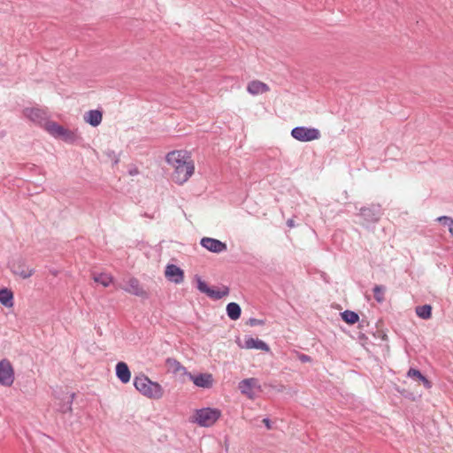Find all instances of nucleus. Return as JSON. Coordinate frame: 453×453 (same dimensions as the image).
I'll use <instances>...</instances> for the list:
<instances>
[{
    "label": "nucleus",
    "instance_id": "obj_17",
    "mask_svg": "<svg viewBox=\"0 0 453 453\" xmlns=\"http://www.w3.org/2000/svg\"><path fill=\"white\" fill-rule=\"evenodd\" d=\"M24 115L35 123H41L46 119L45 112L38 108H27L24 110Z\"/></svg>",
    "mask_w": 453,
    "mask_h": 453
},
{
    "label": "nucleus",
    "instance_id": "obj_1",
    "mask_svg": "<svg viewBox=\"0 0 453 453\" xmlns=\"http://www.w3.org/2000/svg\"><path fill=\"white\" fill-rule=\"evenodd\" d=\"M134 386L142 395L150 399H160L164 395L162 386L151 381L144 374L134 377Z\"/></svg>",
    "mask_w": 453,
    "mask_h": 453
},
{
    "label": "nucleus",
    "instance_id": "obj_19",
    "mask_svg": "<svg viewBox=\"0 0 453 453\" xmlns=\"http://www.w3.org/2000/svg\"><path fill=\"white\" fill-rule=\"evenodd\" d=\"M103 119V113L99 110H90L86 112L84 120L92 127H97L101 124Z\"/></svg>",
    "mask_w": 453,
    "mask_h": 453
},
{
    "label": "nucleus",
    "instance_id": "obj_10",
    "mask_svg": "<svg viewBox=\"0 0 453 453\" xmlns=\"http://www.w3.org/2000/svg\"><path fill=\"white\" fill-rule=\"evenodd\" d=\"M11 270L14 274L20 276L22 279H27L31 277L35 272V270L29 268L27 265L25 260L21 258L17 259L12 263Z\"/></svg>",
    "mask_w": 453,
    "mask_h": 453
},
{
    "label": "nucleus",
    "instance_id": "obj_2",
    "mask_svg": "<svg viewBox=\"0 0 453 453\" xmlns=\"http://www.w3.org/2000/svg\"><path fill=\"white\" fill-rule=\"evenodd\" d=\"M220 416L221 411L219 409L202 408L196 411L191 421L200 426L209 427L214 425Z\"/></svg>",
    "mask_w": 453,
    "mask_h": 453
},
{
    "label": "nucleus",
    "instance_id": "obj_3",
    "mask_svg": "<svg viewBox=\"0 0 453 453\" xmlns=\"http://www.w3.org/2000/svg\"><path fill=\"white\" fill-rule=\"evenodd\" d=\"M294 139L300 142H311L320 137V132L314 127H296L291 130Z\"/></svg>",
    "mask_w": 453,
    "mask_h": 453
},
{
    "label": "nucleus",
    "instance_id": "obj_30",
    "mask_svg": "<svg viewBox=\"0 0 453 453\" xmlns=\"http://www.w3.org/2000/svg\"><path fill=\"white\" fill-rule=\"evenodd\" d=\"M166 364H167V365H168L171 369H173V371L174 372H179V371H180V370H184V369H185V368L181 365V364H180L179 361H177L176 359H174V358H170V357H169V358H167V359H166Z\"/></svg>",
    "mask_w": 453,
    "mask_h": 453
},
{
    "label": "nucleus",
    "instance_id": "obj_37",
    "mask_svg": "<svg viewBox=\"0 0 453 453\" xmlns=\"http://www.w3.org/2000/svg\"><path fill=\"white\" fill-rule=\"evenodd\" d=\"M137 173H138V171L136 169L134 171H130L131 175L136 174Z\"/></svg>",
    "mask_w": 453,
    "mask_h": 453
},
{
    "label": "nucleus",
    "instance_id": "obj_12",
    "mask_svg": "<svg viewBox=\"0 0 453 453\" xmlns=\"http://www.w3.org/2000/svg\"><path fill=\"white\" fill-rule=\"evenodd\" d=\"M165 278L175 284H180L184 280V272L179 266L173 264L167 265L165 271Z\"/></svg>",
    "mask_w": 453,
    "mask_h": 453
},
{
    "label": "nucleus",
    "instance_id": "obj_22",
    "mask_svg": "<svg viewBox=\"0 0 453 453\" xmlns=\"http://www.w3.org/2000/svg\"><path fill=\"white\" fill-rule=\"evenodd\" d=\"M0 303L6 308L13 306V293L11 289L6 288L0 289Z\"/></svg>",
    "mask_w": 453,
    "mask_h": 453
},
{
    "label": "nucleus",
    "instance_id": "obj_26",
    "mask_svg": "<svg viewBox=\"0 0 453 453\" xmlns=\"http://www.w3.org/2000/svg\"><path fill=\"white\" fill-rule=\"evenodd\" d=\"M46 129L50 134L56 137H59L61 132H63L64 127L58 125L57 122L49 121L46 123Z\"/></svg>",
    "mask_w": 453,
    "mask_h": 453
},
{
    "label": "nucleus",
    "instance_id": "obj_6",
    "mask_svg": "<svg viewBox=\"0 0 453 453\" xmlns=\"http://www.w3.org/2000/svg\"><path fill=\"white\" fill-rule=\"evenodd\" d=\"M194 171L195 165L192 160L178 168H175L173 173V180L177 184H183L191 177V175L194 173Z\"/></svg>",
    "mask_w": 453,
    "mask_h": 453
},
{
    "label": "nucleus",
    "instance_id": "obj_24",
    "mask_svg": "<svg viewBox=\"0 0 453 453\" xmlns=\"http://www.w3.org/2000/svg\"><path fill=\"white\" fill-rule=\"evenodd\" d=\"M341 317L342 320L349 325H354L359 320L358 314L349 310H346L343 312H342Z\"/></svg>",
    "mask_w": 453,
    "mask_h": 453
},
{
    "label": "nucleus",
    "instance_id": "obj_14",
    "mask_svg": "<svg viewBox=\"0 0 453 453\" xmlns=\"http://www.w3.org/2000/svg\"><path fill=\"white\" fill-rule=\"evenodd\" d=\"M257 386V380L256 378L244 379L239 382L238 388L241 393L252 398L254 395V388Z\"/></svg>",
    "mask_w": 453,
    "mask_h": 453
},
{
    "label": "nucleus",
    "instance_id": "obj_20",
    "mask_svg": "<svg viewBox=\"0 0 453 453\" xmlns=\"http://www.w3.org/2000/svg\"><path fill=\"white\" fill-rule=\"evenodd\" d=\"M60 138L67 143H78L82 141V137L75 130H69L64 127L63 132L60 134Z\"/></svg>",
    "mask_w": 453,
    "mask_h": 453
},
{
    "label": "nucleus",
    "instance_id": "obj_18",
    "mask_svg": "<svg viewBox=\"0 0 453 453\" xmlns=\"http://www.w3.org/2000/svg\"><path fill=\"white\" fill-rule=\"evenodd\" d=\"M116 375L122 383H127L131 379V372L125 362H119L116 365Z\"/></svg>",
    "mask_w": 453,
    "mask_h": 453
},
{
    "label": "nucleus",
    "instance_id": "obj_33",
    "mask_svg": "<svg viewBox=\"0 0 453 453\" xmlns=\"http://www.w3.org/2000/svg\"><path fill=\"white\" fill-rule=\"evenodd\" d=\"M299 359L300 361H302L303 363H305V362H310L311 360V357L308 356V355H305V354H301L299 356Z\"/></svg>",
    "mask_w": 453,
    "mask_h": 453
},
{
    "label": "nucleus",
    "instance_id": "obj_16",
    "mask_svg": "<svg viewBox=\"0 0 453 453\" xmlns=\"http://www.w3.org/2000/svg\"><path fill=\"white\" fill-rule=\"evenodd\" d=\"M269 86L260 81L255 80L248 83L247 91L251 95H258L268 92Z\"/></svg>",
    "mask_w": 453,
    "mask_h": 453
},
{
    "label": "nucleus",
    "instance_id": "obj_21",
    "mask_svg": "<svg viewBox=\"0 0 453 453\" xmlns=\"http://www.w3.org/2000/svg\"><path fill=\"white\" fill-rule=\"evenodd\" d=\"M407 376L422 382L423 386L427 389L432 388V382L426 377H425L418 369L410 368L407 372Z\"/></svg>",
    "mask_w": 453,
    "mask_h": 453
},
{
    "label": "nucleus",
    "instance_id": "obj_5",
    "mask_svg": "<svg viewBox=\"0 0 453 453\" xmlns=\"http://www.w3.org/2000/svg\"><path fill=\"white\" fill-rule=\"evenodd\" d=\"M359 216L362 217L365 223H377L382 216V210L380 204H371L362 207L359 211Z\"/></svg>",
    "mask_w": 453,
    "mask_h": 453
},
{
    "label": "nucleus",
    "instance_id": "obj_29",
    "mask_svg": "<svg viewBox=\"0 0 453 453\" xmlns=\"http://www.w3.org/2000/svg\"><path fill=\"white\" fill-rule=\"evenodd\" d=\"M94 280L102 284L104 287H108L112 281V277L106 273H100L96 276H94Z\"/></svg>",
    "mask_w": 453,
    "mask_h": 453
},
{
    "label": "nucleus",
    "instance_id": "obj_9",
    "mask_svg": "<svg viewBox=\"0 0 453 453\" xmlns=\"http://www.w3.org/2000/svg\"><path fill=\"white\" fill-rule=\"evenodd\" d=\"M200 244L202 247L213 253H220L226 251L227 249L225 242L211 237L202 238Z\"/></svg>",
    "mask_w": 453,
    "mask_h": 453
},
{
    "label": "nucleus",
    "instance_id": "obj_34",
    "mask_svg": "<svg viewBox=\"0 0 453 453\" xmlns=\"http://www.w3.org/2000/svg\"><path fill=\"white\" fill-rule=\"evenodd\" d=\"M263 423L265 424L267 429L272 428L271 420L268 418H264Z\"/></svg>",
    "mask_w": 453,
    "mask_h": 453
},
{
    "label": "nucleus",
    "instance_id": "obj_15",
    "mask_svg": "<svg viewBox=\"0 0 453 453\" xmlns=\"http://www.w3.org/2000/svg\"><path fill=\"white\" fill-rule=\"evenodd\" d=\"M189 378L199 388H210L212 387L213 379L210 373L189 374Z\"/></svg>",
    "mask_w": 453,
    "mask_h": 453
},
{
    "label": "nucleus",
    "instance_id": "obj_23",
    "mask_svg": "<svg viewBox=\"0 0 453 453\" xmlns=\"http://www.w3.org/2000/svg\"><path fill=\"white\" fill-rule=\"evenodd\" d=\"M226 314L232 320H237L242 314L241 306L237 303H229L226 305Z\"/></svg>",
    "mask_w": 453,
    "mask_h": 453
},
{
    "label": "nucleus",
    "instance_id": "obj_4",
    "mask_svg": "<svg viewBox=\"0 0 453 453\" xmlns=\"http://www.w3.org/2000/svg\"><path fill=\"white\" fill-rule=\"evenodd\" d=\"M196 280L197 282L198 290L201 293L206 294L210 298L213 300H219L229 294V288L226 286H223L220 290H214L211 288L207 283L203 281L198 275H196Z\"/></svg>",
    "mask_w": 453,
    "mask_h": 453
},
{
    "label": "nucleus",
    "instance_id": "obj_8",
    "mask_svg": "<svg viewBox=\"0 0 453 453\" xmlns=\"http://www.w3.org/2000/svg\"><path fill=\"white\" fill-rule=\"evenodd\" d=\"M165 159L167 163L171 165L174 169L189 161H192L188 153L182 150H173L169 152L166 155Z\"/></svg>",
    "mask_w": 453,
    "mask_h": 453
},
{
    "label": "nucleus",
    "instance_id": "obj_28",
    "mask_svg": "<svg viewBox=\"0 0 453 453\" xmlns=\"http://www.w3.org/2000/svg\"><path fill=\"white\" fill-rule=\"evenodd\" d=\"M386 288L382 285H375L372 288L373 297L378 303H382L385 300Z\"/></svg>",
    "mask_w": 453,
    "mask_h": 453
},
{
    "label": "nucleus",
    "instance_id": "obj_36",
    "mask_svg": "<svg viewBox=\"0 0 453 453\" xmlns=\"http://www.w3.org/2000/svg\"><path fill=\"white\" fill-rule=\"evenodd\" d=\"M449 234L453 236V226L449 228Z\"/></svg>",
    "mask_w": 453,
    "mask_h": 453
},
{
    "label": "nucleus",
    "instance_id": "obj_35",
    "mask_svg": "<svg viewBox=\"0 0 453 453\" xmlns=\"http://www.w3.org/2000/svg\"><path fill=\"white\" fill-rule=\"evenodd\" d=\"M287 226L290 228L294 227L295 226V221L293 219H288L287 221Z\"/></svg>",
    "mask_w": 453,
    "mask_h": 453
},
{
    "label": "nucleus",
    "instance_id": "obj_11",
    "mask_svg": "<svg viewBox=\"0 0 453 453\" xmlns=\"http://www.w3.org/2000/svg\"><path fill=\"white\" fill-rule=\"evenodd\" d=\"M123 289L129 294H132L142 298L149 297L147 291L143 289V288L140 284V281L134 277L130 278L127 281V285L126 287L123 288Z\"/></svg>",
    "mask_w": 453,
    "mask_h": 453
},
{
    "label": "nucleus",
    "instance_id": "obj_13",
    "mask_svg": "<svg viewBox=\"0 0 453 453\" xmlns=\"http://www.w3.org/2000/svg\"><path fill=\"white\" fill-rule=\"evenodd\" d=\"M238 345H239V347L244 348L247 349H260V350H264L266 352L270 350V348L267 343H265L262 340L254 339L251 336H245L243 344H242L241 342H238Z\"/></svg>",
    "mask_w": 453,
    "mask_h": 453
},
{
    "label": "nucleus",
    "instance_id": "obj_27",
    "mask_svg": "<svg viewBox=\"0 0 453 453\" xmlns=\"http://www.w3.org/2000/svg\"><path fill=\"white\" fill-rule=\"evenodd\" d=\"M76 394L72 393L65 402L61 403L58 407V411L62 413L71 412L72 411V404L75 398Z\"/></svg>",
    "mask_w": 453,
    "mask_h": 453
},
{
    "label": "nucleus",
    "instance_id": "obj_32",
    "mask_svg": "<svg viewBox=\"0 0 453 453\" xmlns=\"http://www.w3.org/2000/svg\"><path fill=\"white\" fill-rule=\"evenodd\" d=\"M265 324V320L255 319V318H250L247 321V325H249L250 326H264Z\"/></svg>",
    "mask_w": 453,
    "mask_h": 453
},
{
    "label": "nucleus",
    "instance_id": "obj_25",
    "mask_svg": "<svg viewBox=\"0 0 453 453\" xmlns=\"http://www.w3.org/2000/svg\"><path fill=\"white\" fill-rule=\"evenodd\" d=\"M416 314L423 319H428L432 317V306L430 304L417 306Z\"/></svg>",
    "mask_w": 453,
    "mask_h": 453
},
{
    "label": "nucleus",
    "instance_id": "obj_31",
    "mask_svg": "<svg viewBox=\"0 0 453 453\" xmlns=\"http://www.w3.org/2000/svg\"><path fill=\"white\" fill-rule=\"evenodd\" d=\"M437 221L445 226H453V219L449 216H441V217L437 218Z\"/></svg>",
    "mask_w": 453,
    "mask_h": 453
},
{
    "label": "nucleus",
    "instance_id": "obj_7",
    "mask_svg": "<svg viewBox=\"0 0 453 453\" xmlns=\"http://www.w3.org/2000/svg\"><path fill=\"white\" fill-rule=\"evenodd\" d=\"M14 381V370L11 362L7 359L0 361V385L10 387Z\"/></svg>",
    "mask_w": 453,
    "mask_h": 453
}]
</instances>
